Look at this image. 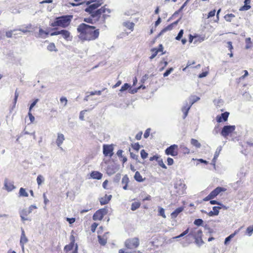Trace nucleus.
I'll use <instances>...</instances> for the list:
<instances>
[{"label": "nucleus", "mask_w": 253, "mask_h": 253, "mask_svg": "<svg viewBox=\"0 0 253 253\" xmlns=\"http://www.w3.org/2000/svg\"><path fill=\"white\" fill-rule=\"evenodd\" d=\"M77 30L78 37L83 42L94 41L98 38L100 34L99 29L84 23L78 26Z\"/></svg>", "instance_id": "1"}, {"label": "nucleus", "mask_w": 253, "mask_h": 253, "mask_svg": "<svg viewBox=\"0 0 253 253\" xmlns=\"http://www.w3.org/2000/svg\"><path fill=\"white\" fill-rule=\"evenodd\" d=\"M73 17V16L72 15H66L56 17L53 22L50 24V26L53 27L66 28L70 25Z\"/></svg>", "instance_id": "2"}, {"label": "nucleus", "mask_w": 253, "mask_h": 253, "mask_svg": "<svg viewBox=\"0 0 253 253\" xmlns=\"http://www.w3.org/2000/svg\"><path fill=\"white\" fill-rule=\"evenodd\" d=\"M139 245V240L137 237L127 239L125 242V246L128 250H135Z\"/></svg>", "instance_id": "3"}, {"label": "nucleus", "mask_w": 253, "mask_h": 253, "mask_svg": "<svg viewBox=\"0 0 253 253\" xmlns=\"http://www.w3.org/2000/svg\"><path fill=\"white\" fill-rule=\"evenodd\" d=\"M226 191V189L223 187H217L213 191H212L210 194L206 197L204 199V201H208L210 200L213 199L215 197H216L220 193L222 192H225Z\"/></svg>", "instance_id": "4"}, {"label": "nucleus", "mask_w": 253, "mask_h": 253, "mask_svg": "<svg viewBox=\"0 0 253 253\" xmlns=\"http://www.w3.org/2000/svg\"><path fill=\"white\" fill-rule=\"evenodd\" d=\"M107 213L108 210L106 208L99 209L94 213L92 218L94 220H101Z\"/></svg>", "instance_id": "5"}, {"label": "nucleus", "mask_w": 253, "mask_h": 253, "mask_svg": "<svg viewBox=\"0 0 253 253\" xmlns=\"http://www.w3.org/2000/svg\"><path fill=\"white\" fill-rule=\"evenodd\" d=\"M178 147L176 144L170 145L165 150V154L167 155H171L175 157L178 155Z\"/></svg>", "instance_id": "6"}, {"label": "nucleus", "mask_w": 253, "mask_h": 253, "mask_svg": "<svg viewBox=\"0 0 253 253\" xmlns=\"http://www.w3.org/2000/svg\"><path fill=\"white\" fill-rule=\"evenodd\" d=\"M114 148L112 145L104 144L103 146V153L105 156L111 157L113 153Z\"/></svg>", "instance_id": "7"}, {"label": "nucleus", "mask_w": 253, "mask_h": 253, "mask_svg": "<svg viewBox=\"0 0 253 253\" xmlns=\"http://www.w3.org/2000/svg\"><path fill=\"white\" fill-rule=\"evenodd\" d=\"M235 129V126H225L222 128L221 134L224 137H226L233 132Z\"/></svg>", "instance_id": "8"}, {"label": "nucleus", "mask_w": 253, "mask_h": 253, "mask_svg": "<svg viewBox=\"0 0 253 253\" xmlns=\"http://www.w3.org/2000/svg\"><path fill=\"white\" fill-rule=\"evenodd\" d=\"M174 188L176 189V193L180 195L185 193L186 187L184 183L180 182L179 183L175 184Z\"/></svg>", "instance_id": "9"}, {"label": "nucleus", "mask_w": 253, "mask_h": 253, "mask_svg": "<svg viewBox=\"0 0 253 253\" xmlns=\"http://www.w3.org/2000/svg\"><path fill=\"white\" fill-rule=\"evenodd\" d=\"M4 189L8 192H11L16 188L14 185V182L11 181L7 179H5L4 182Z\"/></svg>", "instance_id": "10"}, {"label": "nucleus", "mask_w": 253, "mask_h": 253, "mask_svg": "<svg viewBox=\"0 0 253 253\" xmlns=\"http://www.w3.org/2000/svg\"><path fill=\"white\" fill-rule=\"evenodd\" d=\"M60 35L67 41H71L73 39L70 32L66 30H60Z\"/></svg>", "instance_id": "11"}, {"label": "nucleus", "mask_w": 253, "mask_h": 253, "mask_svg": "<svg viewBox=\"0 0 253 253\" xmlns=\"http://www.w3.org/2000/svg\"><path fill=\"white\" fill-rule=\"evenodd\" d=\"M229 115V113L228 112H225L223 113H222L220 115H218L216 117V121L218 123H221L222 122H226Z\"/></svg>", "instance_id": "12"}, {"label": "nucleus", "mask_w": 253, "mask_h": 253, "mask_svg": "<svg viewBox=\"0 0 253 253\" xmlns=\"http://www.w3.org/2000/svg\"><path fill=\"white\" fill-rule=\"evenodd\" d=\"M180 18H179V19H178L177 20H176V21L173 22L172 23L168 25L167 27H166L165 28H164V29H163L160 32V33H159V35H161L162 34H163V33H165L166 32L168 31H170L171 30L174 26L177 25L178 23V22L179 21Z\"/></svg>", "instance_id": "13"}, {"label": "nucleus", "mask_w": 253, "mask_h": 253, "mask_svg": "<svg viewBox=\"0 0 253 253\" xmlns=\"http://www.w3.org/2000/svg\"><path fill=\"white\" fill-rule=\"evenodd\" d=\"M112 198V195H107L106 194L103 197H101L99 199V202L100 203V204L101 205H104L108 204L109 201L111 200Z\"/></svg>", "instance_id": "14"}, {"label": "nucleus", "mask_w": 253, "mask_h": 253, "mask_svg": "<svg viewBox=\"0 0 253 253\" xmlns=\"http://www.w3.org/2000/svg\"><path fill=\"white\" fill-rule=\"evenodd\" d=\"M106 234L105 233L103 236L98 235L97 236L99 243L102 246H105L107 243V237Z\"/></svg>", "instance_id": "15"}, {"label": "nucleus", "mask_w": 253, "mask_h": 253, "mask_svg": "<svg viewBox=\"0 0 253 253\" xmlns=\"http://www.w3.org/2000/svg\"><path fill=\"white\" fill-rule=\"evenodd\" d=\"M103 174L98 171H92L90 173V176L92 178L99 180L102 177Z\"/></svg>", "instance_id": "16"}, {"label": "nucleus", "mask_w": 253, "mask_h": 253, "mask_svg": "<svg viewBox=\"0 0 253 253\" xmlns=\"http://www.w3.org/2000/svg\"><path fill=\"white\" fill-rule=\"evenodd\" d=\"M129 181V178L127 175H125L123 177L121 183L124 190H126L127 189V185Z\"/></svg>", "instance_id": "17"}, {"label": "nucleus", "mask_w": 253, "mask_h": 253, "mask_svg": "<svg viewBox=\"0 0 253 253\" xmlns=\"http://www.w3.org/2000/svg\"><path fill=\"white\" fill-rule=\"evenodd\" d=\"M64 140V135L62 133H58L57 134V138L56 140V143L57 145V146L58 147H60L62 144Z\"/></svg>", "instance_id": "18"}, {"label": "nucleus", "mask_w": 253, "mask_h": 253, "mask_svg": "<svg viewBox=\"0 0 253 253\" xmlns=\"http://www.w3.org/2000/svg\"><path fill=\"white\" fill-rule=\"evenodd\" d=\"M184 210V207H181L175 209L170 214L172 218H175Z\"/></svg>", "instance_id": "19"}, {"label": "nucleus", "mask_w": 253, "mask_h": 253, "mask_svg": "<svg viewBox=\"0 0 253 253\" xmlns=\"http://www.w3.org/2000/svg\"><path fill=\"white\" fill-rule=\"evenodd\" d=\"M28 242V239L26 237L24 231L23 230L20 238V245L22 248L24 247V245Z\"/></svg>", "instance_id": "20"}, {"label": "nucleus", "mask_w": 253, "mask_h": 253, "mask_svg": "<svg viewBox=\"0 0 253 253\" xmlns=\"http://www.w3.org/2000/svg\"><path fill=\"white\" fill-rule=\"evenodd\" d=\"M30 212V211L26 210H23L21 212H20V217L22 220H28V215Z\"/></svg>", "instance_id": "21"}, {"label": "nucleus", "mask_w": 253, "mask_h": 253, "mask_svg": "<svg viewBox=\"0 0 253 253\" xmlns=\"http://www.w3.org/2000/svg\"><path fill=\"white\" fill-rule=\"evenodd\" d=\"M221 209L219 207H213L212 208L213 211H211L209 214L210 216L217 215L219 213V210Z\"/></svg>", "instance_id": "22"}, {"label": "nucleus", "mask_w": 253, "mask_h": 253, "mask_svg": "<svg viewBox=\"0 0 253 253\" xmlns=\"http://www.w3.org/2000/svg\"><path fill=\"white\" fill-rule=\"evenodd\" d=\"M221 150V148H217L216 149V150L215 151L214 155L213 158V159L212 160V164L213 165H215V163H216V160H217L218 157L219 156V154L220 153Z\"/></svg>", "instance_id": "23"}, {"label": "nucleus", "mask_w": 253, "mask_h": 253, "mask_svg": "<svg viewBox=\"0 0 253 253\" xmlns=\"http://www.w3.org/2000/svg\"><path fill=\"white\" fill-rule=\"evenodd\" d=\"M123 25L128 29L130 30L131 31L133 30L134 24L133 22L126 21L123 23Z\"/></svg>", "instance_id": "24"}, {"label": "nucleus", "mask_w": 253, "mask_h": 253, "mask_svg": "<svg viewBox=\"0 0 253 253\" xmlns=\"http://www.w3.org/2000/svg\"><path fill=\"white\" fill-rule=\"evenodd\" d=\"M191 107V105L190 104H189V105H186L184 106L182 108V111L183 112V113L184 114V116H183L184 118H186V116H187L188 111H189V109H190Z\"/></svg>", "instance_id": "25"}, {"label": "nucleus", "mask_w": 253, "mask_h": 253, "mask_svg": "<svg viewBox=\"0 0 253 253\" xmlns=\"http://www.w3.org/2000/svg\"><path fill=\"white\" fill-rule=\"evenodd\" d=\"M19 197H28V193L26 191V189L24 188H20L19 191Z\"/></svg>", "instance_id": "26"}, {"label": "nucleus", "mask_w": 253, "mask_h": 253, "mask_svg": "<svg viewBox=\"0 0 253 253\" xmlns=\"http://www.w3.org/2000/svg\"><path fill=\"white\" fill-rule=\"evenodd\" d=\"M134 178L136 181L139 182H142L144 180V179L142 178L140 172L138 171L135 172V175L134 176Z\"/></svg>", "instance_id": "27"}, {"label": "nucleus", "mask_w": 253, "mask_h": 253, "mask_svg": "<svg viewBox=\"0 0 253 253\" xmlns=\"http://www.w3.org/2000/svg\"><path fill=\"white\" fill-rule=\"evenodd\" d=\"M141 204L139 202H134L131 204V210L134 211L140 207Z\"/></svg>", "instance_id": "28"}, {"label": "nucleus", "mask_w": 253, "mask_h": 253, "mask_svg": "<svg viewBox=\"0 0 253 253\" xmlns=\"http://www.w3.org/2000/svg\"><path fill=\"white\" fill-rule=\"evenodd\" d=\"M47 49L50 51H57V49L53 42H50L47 46Z\"/></svg>", "instance_id": "29"}, {"label": "nucleus", "mask_w": 253, "mask_h": 253, "mask_svg": "<svg viewBox=\"0 0 253 253\" xmlns=\"http://www.w3.org/2000/svg\"><path fill=\"white\" fill-rule=\"evenodd\" d=\"M191 144L197 148H199L201 146L200 143L197 139L194 138L191 139Z\"/></svg>", "instance_id": "30"}, {"label": "nucleus", "mask_w": 253, "mask_h": 253, "mask_svg": "<svg viewBox=\"0 0 253 253\" xmlns=\"http://www.w3.org/2000/svg\"><path fill=\"white\" fill-rule=\"evenodd\" d=\"M180 150L184 154H188L190 153V150L184 145L180 146Z\"/></svg>", "instance_id": "31"}, {"label": "nucleus", "mask_w": 253, "mask_h": 253, "mask_svg": "<svg viewBox=\"0 0 253 253\" xmlns=\"http://www.w3.org/2000/svg\"><path fill=\"white\" fill-rule=\"evenodd\" d=\"M253 233V225L248 226L246 230L245 234L249 236H251Z\"/></svg>", "instance_id": "32"}, {"label": "nucleus", "mask_w": 253, "mask_h": 253, "mask_svg": "<svg viewBox=\"0 0 253 253\" xmlns=\"http://www.w3.org/2000/svg\"><path fill=\"white\" fill-rule=\"evenodd\" d=\"M200 99V97H199L197 96H195V95L191 96L190 97V104L192 106L194 103H195L196 102L199 100Z\"/></svg>", "instance_id": "33"}, {"label": "nucleus", "mask_w": 253, "mask_h": 253, "mask_svg": "<svg viewBox=\"0 0 253 253\" xmlns=\"http://www.w3.org/2000/svg\"><path fill=\"white\" fill-rule=\"evenodd\" d=\"M18 96H19V92L17 91V89H16L15 90V93H14V98L13 101L12 109L15 107Z\"/></svg>", "instance_id": "34"}, {"label": "nucleus", "mask_w": 253, "mask_h": 253, "mask_svg": "<svg viewBox=\"0 0 253 253\" xmlns=\"http://www.w3.org/2000/svg\"><path fill=\"white\" fill-rule=\"evenodd\" d=\"M246 48L248 49L252 46L253 43L250 38H247L245 40Z\"/></svg>", "instance_id": "35"}, {"label": "nucleus", "mask_w": 253, "mask_h": 253, "mask_svg": "<svg viewBox=\"0 0 253 253\" xmlns=\"http://www.w3.org/2000/svg\"><path fill=\"white\" fill-rule=\"evenodd\" d=\"M39 35L42 38H45L49 35V32L40 28L39 29Z\"/></svg>", "instance_id": "36"}, {"label": "nucleus", "mask_w": 253, "mask_h": 253, "mask_svg": "<svg viewBox=\"0 0 253 253\" xmlns=\"http://www.w3.org/2000/svg\"><path fill=\"white\" fill-rule=\"evenodd\" d=\"M158 215L161 216L164 218H166V215L165 213V210L162 207L158 208Z\"/></svg>", "instance_id": "37"}, {"label": "nucleus", "mask_w": 253, "mask_h": 253, "mask_svg": "<svg viewBox=\"0 0 253 253\" xmlns=\"http://www.w3.org/2000/svg\"><path fill=\"white\" fill-rule=\"evenodd\" d=\"M235 17V16L234 14L231 13V14H226L224 16V18L226 21L231 22L232 20V19L233 18H234Z\"/></svg>", "instance_id": "38"}, {"label": "nucleus", "mask_w": 253, "mask_h": 253, "mask_svg": "<svg viewBox=\"0 0 253 253\" xmlns=\"http://www.w3.org/2000/svg\"><path fill=\"white\" fill-rule=\"evenodd\" d=\"M151 51L152 52V54L151 56H150L149 58L150 59H152L156 56V55L158 53V50H157L156 48H152L151 49Z\"/></svg>", "instance_id": "39"}, {"label": "nucleus", "mask_w": 253, "mask_h": 253, "mask_svg": "<svg viewBox=\"0 0 253 253\" xmlns=\"http://www.w3.org/2000/svg\"><path fill=\"white\" fill-rule=\"evenodd\" d=\"M188 1H187V0L183 4V5L181 6V7L176 11H175L174 14H173L172 16H174L175 15H176L177 14H179L183 9V8L187 5V3Z\"/></svg>", "instance_id": "40"}, {"label": "nucleus", "mask_w": 253, "mask_h": 253, "mask_svg": "<svg viewBox=\"0 0 253 253\" xmlns=\"http://www.w3.org/2000/svg\"><path fill=\"white\" fill-rule=\"evenodd\" d=\"M44 181V178L41 175H39L37 178V183L39 186L41 185Z\"/></svg>", "instance_id": "41"}, {"label": "nucleus", "mask_w": 253, "mask_h": 253, "mask_svg": "<svg viewBox=\"0 0 253 253\" xmlns=\"http://www.w3.org/2000/svg\"><path fill=\"white\" fill-rule=\"evenodd\" d=\"M130 87V85L127 83H125L121 88L120 91L121 92H124L126 90Z\"/></svg>", "instance_id": "42"}, {"label": "nucleus", "mask_w": 253, "mask_h": 253, "mask_svg": "<svg viewBox=\"0 0 253 253\" xmlns=\"http://www.w3.org/2000/svg\"><path fill=\"white\" fill-rule=\"evenodd\" d=\"M157 161L158 162L159 165L161 167H162L163 169H167V167L164 163L163 160L162 159H161L160 157L158 158V160H157Z\"/></svg>", "instance_id": "43"}, {"label": "nucleus", "mask_w": 253, "mask_h": 253, "mask_svg": "<svg viewBox=\"0 0 253 253\" xmlns=\"http://www.w3.org/2000/svg\"><path fill=\"white\" fill-rule=\"evenodd\" d=\"M194 64H195V62L194 61H188L186 66L183 69V71H185L186 68L191 67L192 65Z\"/></svg>", "instance_id": "44"}, {"label": "nucleus", "mask_w": 253, "mask_h": 253, "mask_svg": "<svg viewBox=\"0 0 253 253\" xmlns=\"http://www.w3.org/2000/svg\"><path fill=\"white\" fill-rule=\"evenodd\" d=\"M202 231L200 229L198 230L196 234V236L197 237V238H196V242H197L198 241V238L200 239L201 240V237L202 236Z\"/></svg>", "instance_id": "45"}, {"label": "nucleus", "mask_w": 253, "mask_h": 253, "mask_svg": "<svg viewBox=\"0 0 253 253\" xmlns=\"http://www.w3.org/2000/svg\"><path fill=\"white\" fill-rule=\"evenodd\" d=\"M189 229L188 228L186 230H185L184 232H183L179 235L177 236L174 237L173 238L174 239H177V238H179L183 237L184 236L186 235L189 232Z\"/></svg>", "instance_id": "46"}, {"label": "nucleus", "mask_w": 253, "mask_h": 253, "mask_svg": "<svg viewBox=\"0 0 253 253\" xmlns=\"http://www.w3.org/2000/svg\"><path fill=\"white\" fill-rule=\"evenodd\" d=\"M189 229L188 228L186 230H185L184 232H183L179 235L177 236L174 237L173 238L174 239H177V238H179L183 237L184 236L186 235L189 232Z\"/></svg>", "instance_id": "47"}, {"label": "nucleus", "mask_w": 253, "mask_h": 253, "mask_svg": "<svg viewBox=\"0 0 253 253\" xmlns=\"http://www.w3.org/2000/svg\"><path fill=\"white\" fill-rule=\"evenodd\" d=\"M140 155L143 159H145L148 157V153L145 151V150L143 149L141 150Z\"/></svg>", "instance_id": "48"}, {"label": "nucleus", "mask_w": 253, "mask_h": 253, "mask_svg": "<svg viewBox=\"0 0 253 253\" xmlns=\"http://www.w3.org/2000/svg\"><path fill=\"white\" fill-rule=\"evenodd\" d=\"M251 6L250 5L244 4L243 6L241 7L239 9L240 11L248 10L251 8Z\"/></svg>", "instance_id": "49"}, {"label": "nucleus", "mask_w": 253, "mask_h": 253, "mask_svg": "<svg viewBox=\"0 0 253 253\" xmlns=\"http://www.w3.org/2000/svg\"><path fill=\"white\" fill-rule=\"evenodd\" d=\"M183 33H184L183 30H182V29L180 30V31L179 32L177 36L176 37L175 39L177 41H179L180 40H181V38L183 36Z\"/></svg>", "instance_id": "50"}, {"label": "nucleus", "mask_w": 253, "mask_h": 253, "mask_svg": "<svg viewBox=\"0 0 253 253\" xmlns=\"http://www.w3.org/2000/svg\"><path fill=\"white\" fill-rule=\"evenodd\" d=\"M194 223L197 226H201L203 223V220L200 218L197 219L195 220Z\"/></svg>", "instance_id": "51"}, {"label": "nucleus", "mask_w": 253, "mask_h": 253, "mask_svg": "<svg viewBox=\"0 0 253 253\" xmlns=\"http://www.w3.org/2000/svg\"><path fill=\"white\" fill-rule=\"evenodd\" d=\"M60 101L61 103L63 104L64 106H65L67 104L68 100L65 97H61L60 99Z\"/></svg>", "instance_id": "52"}, {"label": "nucleus", "mask_w": 253, "mask_h": 253, "mask_svg": "<svg viewBox=\"0 0 253 253\" xmlns=\"http://www.w3.org/2000/svg\"><path fill=\"white\" fill-rule=\"evenodd\" d=\"M131 146L134 150H135L136 151H138L140 147V146L138 142L132 144Z\"/></svg>", "instance_id": "53"}, {"label": "nucleus", "mask_w": 253, "mask_h": 253, "mask_svg": "<svg viewBox=\"0 0 253 253\" xmlns=\"http://www.w3.org/2000/svg\"><path fill=\"white\" fill-rule=\"evenodd\" d=\"M244 75L239 78V79H238L239 82H240L241 80L244 79L245 77L248 76L249 73L247 70H244Z\"/></svg>", "instance_id": "54"}, {"label": "nucleus", "mask_w": 253, "mask_h": 253, "mask_svg": "<svg viewBox=\"0 0 253 253\" xmlns=\"http://www.w3.org/2000/svg\"><path fill=\"white\" fill-rule=\"evenodd\" d=\"M98 225V224L96 222H94L93 223H92L91 224L90 228H91V230L92 232H95L96 228H97Z\"/></svg>", "instance_id": "55"}, {"label": "nucleus", "mask_w": 253, "mask_h": 253, "mask_svg": "<svg viewBox=\"0 0 253 253\" xmlns=\"http://www.w3.org/2000/svg\"><path fill=\"white\" fill-rule=\"evenodd\" d=\"M57 29H53L52 30L54 31L53 32H51L50 34V35L51 36H56V35H60V31H58V30H56Z\"/></svg>", "instance_id": "56"}, {"label": "nucleus", "mask_w": 253, "mask_h": 253, "mask_svg": "<svg viewBox=\"0 0 253 253\" xmlns=\"http://www.w3.org/2000/svg\"><path fill=\"white\" fill-rule=\"evenodd\" d=\"M15 31H16V30H10V31L6 32L5 35H6V37L9 38H11L12 36L13 32Z\"/></svg>", "instance_id": "57"}, {"label": "nucleus", "mask_w": 253, "mask_h": 253, "mask_svg": "<svg viewBox=\"0 0 253 253\" xmlns=\"http://www.w3.org/2000/svg\"><path fill=\"white\" fill-rule=\"evenodd\" d=\"M173 70V69L172 68H170L169 69H168L164 73V77H167L169 74H170V73Z\"/></svg>", "instance_id": "58"}, {"label": "nucleus", "mask_w": 253, "mask_h": 253, "mask_svg": "<svg viewBox=\"0 0 253 253\" xmlns=\"http://www.w3.org/2000/svg\"><path fill=\"white\" fill-rule=\"evenodd\" d=\"M215 9L210 11L208 14L207 18L214 16L215 14Z\"/></svg>", "instance_id": "59"}, {"label": "nucleus", "mask_w": 253, "mask_h": 253, "mask_svg": "<svg viewBox=\"0 0 253 253\" xmlns=\"http://www.w3.org/2000/svg\"><path fill=\"white\" fill-rule=\"evenodd\" d=\"M28 116H29V117L31 122L33 123L35 120V117L33 116L32 112H31V110H29Z\"/></svg>", "instance_id": "60"}, {"label": "nucleus", "mask_w": 253, "mask_h": 253, "mask_svg": "<svg viewBox=\"0 0 253 253\" xmlns=\"http://www.w3.org/2000/svg\"><path fill=\"white\" fill-rule=\"evenodd\" d=\"M234 236V234H232L230 235H229L228 237L225 238L224 244H227V243L231 240V238H232Z\"/></svg>", "instance_id": "61"}, {"label": "nucleus", "mask_w": 253, "mask_h": 253, "mask_svg": "<svg viewBox=\"0 0 253 253\" xmlns=\"http://www.w3.org/2000/svg\"><path fill=\"white\" fill-rule=\"evenodd\" d=\"M150 132V128H147L144 134V137L147 138L149 137Z\"/></svg>", "instance_id": "62"}, {"label": "nucleus", "mask_w": 253, "mask_h": 253, "mask_svg": "<svg viewBox=\"0 0 253 253\" xmlns=\"http://www.w3.org/2000/svg\"><path fill=\"white\" fill-rule=\"evenodd\" d=\"M66 220L70 223V224H72L73 223H74L76 221V219L74 217H72V218H69V217H67L66 218Z\"/></svg>", "instance_id": "63"}, {"label": "nucleus", "mask_w": 253, "mask_h": 253, "mask_svg": "<svg viewBox=\"0 0 253 253\" xmlns=\"http://www.w3.org/2000/svg\"><path fill=\"white\" fill-rule=\"evenodd\" d=\"M38 101H39V99H36L33 101V102L31 104V105L30 106L29 110L32 111V108L36 105V103L38 102Z\"/></svg>", "instance_id": "64"}]
</instances>
